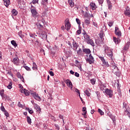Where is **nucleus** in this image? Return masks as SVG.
Returning <instances> with one entry per match:
<instances>
[{
  "label": "nucleus",
  "mask_w": 130,
  "mask_h": 130,
  "mask_svg": "<svg viewBox=\"0 0 130 130\" xmlns=\"http://www.w3.org/2000/svg\"><path fill=\"white\" fill-rule=\"evenodd\" d=\"M29 10L31 14V17L34 18V19H38V18L40 17V15H39V13L37 11L36 7L31 5V7H29Z\"/></svg>",
  "instance_id": "obj_1"
},
{
  "label": "nucleus",
  "mask_w": 130,
  "mask_h": 130,
  "mask_svg": "<svg viewBox=\"0 0 130 130\" xmlns=\"http://www.w3.org/2000/svg\"><path fill=\"white\" fill-rule=\"evenodd\" d=\"M82 34L87 44H90V45H91V46H94V41H93L92 39H90V36L87 35V33H86V31H84V32L82 33Z\"/></svg>",
  "instance_id": "obj_2"
},
{
  "label": "nucleus",
  "mask_w": 130,
  "mask_h": 130,
  "mask_svg": "<svg viewBox=\"0 0 130 130\" xmlns=\"http://www.w3.org/2000/svg\"><path fill=\"white\" fill-rule=\"evenodd\" d=\"M122 109L124 111V114L126 115H129L130 113L128 111L129 110V107L125 103H123V108Z\"/></svg>",
  "instance_id": "obj_3"
},
{
  "label": "nucleus",
  "mask_w": 130,
  "mask_h": 130,
  "mask_svg": "<svg viewBox=\"0 0 130 130\" xmlns=\"http://www.w3.org/2000/svg\"><path fill=\"white\" fill-rule=\"evenodd\" d=\"M111 69L112 70L113 73H114L115 75H116V76H119L120 71L118 70V68H117L116 65L112 66Z\"/></svg>",
  "instance_id": "obj_4"
},
{
  "label": "nucleus",
  "mask_w": 130,
  "mask_h": 130,
  "mask_svg": "<svg viewBox=\"0 0 130 130\" xmlns=\"http://www.w3.org/2000/svg\"><path fill=\"white\" fill-rule=\"evenodd\" d=\"M87 62H88L89 64H92L94 62V57L92 56V54H90L89 58L86 59Z\"/></svg>",
  "instance_id": "obj_5"
},
{
  "label": "nucleus",
  "mask_w": 130,
  "mask_h": 130,
  "mask_svg": "<svg viewBox=\"0 0 130 130\" xmlns=\"http://www.w3.org/2000/svg\"><path fill=\"white\" fill-rule=\"evenodd\" d=\"M115 34L116 36H118V38L121 37V31L119 30V28L118 27H115Z\"/></svg>",
  "instance_id": "obj_6"
},
{
  "label": "nucleus",
  "mask_w": 130,
  "mask_h": 130,
  "mask_svg": "<svg viewBox=\"0 0 130 130\" xmlns=\"http://www.w3.org/2000/svg\"><path fill=\"white\" fill-rule=\"evenodd\" d=\"M105 93L106 94H107V95H108V96H109L110 98H111V97H112L113 95V91L112 90H110L108 88H107L105 90Z\"/></svg>",
  "instance_id": "obj_7"
},
{
  "label": "nucleus",
  "mask_w": 130,
  "mask_h": 130,
  "mask_svg": "<svg viewBox=\"0 0 130 130\" xmlns=\"http://www.w3.org/2000/svg\"><path fill=\"white\" fill-rule=\"evenodd\" d=\"M32 94L34 98H35L36 100H37L38 101H41V98L39 96L38 93H37L36 92H34Z\"/></svg>",
  "instance_id": "obj_8"
},
{
  "label": "nucleus",
  "mask_w": 130,
  "mask_h": 130,
  "mask_svg": "<svg viewBox=\"0 0 130 130\" xmlns=\"http://www.w3.org/2000/svg\"><path fill=\"white\" fill-rule=\"evenodd\" d=\"M12 62L15 66H19V63H20V59L18 57H15L12 60Z\"/></svg>",
  "instance_id": "obj_9"
},
{
  "label": "nucleus",
  "mask_w": 130,
  "mask_h": 130,
  "mask_svg": "<svg viewBox=\"0 0 130 130\" xmlns=\"http://www.w3.org/2000/svg\"><path fill=\"white\" fill-rule=\"evenodd\" d=\"M65 83H66L69 88H71V89L73 88V83H72L71 80H70L69 79H67L66 80Z\"/></svg>",
  "instance_id": "obj_10"
},
{
  "label": "nucleus",
  "mask_w": 130,
  "mask_h": 130,
  "mask_svg": "<svg viewBox=\"0 0 130 130\" xmlns=\"http://www.w3.org/2000/svg\"><path fill=\"white\" fill-rule=\"evenodd\" d=\"M124 14L127 17H130L129 8H128V7L126 8V10L124 11Z\"/></svg>",
  "instance_id": "obj_11"
},
{
  "label": "nucleus",
  "mask_w": 130,
  "mask_h": 130,
  "mask_svg": "<svg viewBox=\"0 0 130 130\" xmlns=\"http://www.w3.org/2000/svg\"><path fill=\"white\" fill-rule=\"evenodd\" d=\"M16 75H17V78H18V79H20V80L22 82H24V77L21 75L20 72H17Z\"/></svg>",
  "instance_id": "obj_12"
},
{
  "label": "nucleus",
  "mask_w": 130,
  "mask_h": 130,
  "mask_svg": "<svg viewBox=\"0 0 130 130\" xmlns=\"http://www.w3.org/2000/svg\"><path fill=\"white\" fill-rule=\"evenodd\" d=\"M83 52H84L86 54H90L91 53V50L90 49L85 48L83 49Z\"/></svg>",
  "instance_id": "obj_13"
},
{
  "label": "nucleus",
  "mask_w": 130,
  "mask_h": 130,
  "mask_svg": "<svg viewBox=\"0 0 130 130\" xmlns=\"http://www.w3.org/2000/svg\"><path fill=\"white\" fill-rule=\"evenodd\" d=\"M130 42H128L123 48V50H127L129 47Z\"/></svg>",
  "instance_id": "obj_14"
},
{
  "label": "nucleus",
  "mask_w": 130,
  "mask_h": 130,
  "mask_svg": "<svg viewBox=\"0 0 130 130\" xmlns=\"http://www.w3.org/2000/svg\"><path fill=\"white\" fill-rule=\"evenodd\" d=\"M66 29H67V31H69L70 29H71V23L70 22H67V23L65 24Z\"/></svg>",
  "instance_id": "obj_15"
},
{
  "label": "nucleus",
  "mask_w": 130,
  "mask_h": 130,
  "mask_svg": "<svg viewBox=\"0 0 130 130\" xmlns=\"http://www.w3.org/2000/svg\"><path fill=\"white\" fill-rule=\"evenodd\" d=\"M105 50L106 53H109L112 52V49L108 47H106Z\"/></svg>",
  "instance_id": "obj_16"
},
{
  "label": "nucleus",
  "mask_w": 130,
  "mask_h": 130,
  "mask_svg": "<svg viewBox=\"0 0 130 130\" xmlns=\"http://www.w3.org/2000/svg\"><path fill=\"white\" fill-rule=\"evenodd\" d=\"M4 93H5V90L4 89H2L0 90V95L2 97V98H7V95H4Z\"/></svg>",
  "instance_id": "obj_17"
},
{
  "label": "nucleus",
  "mask_w": 130,
  "mask_h": 130,
  "mask_svg": "<svg viewBox=\"0 0 130 130\" xmlns=\"http://www.w3.org/2000/svg\"><path fill=\"white\" fill-rule=\"evenodd\" d=\"M119 38H118V37H117V38H116V37L113 38L114 42H115L116 44H118V43H119L120 41V39H119Z\"/></svg>",
  "instance_id": "obj_18"
},
{
  "label": "nucleus",
  "mask_w": 130,
  "mask_h": 130,
  "mask_svg": "<svg viewBox=\"0 0 130 130\" xmlns=\"http://www.w3.org/2000/svg\"><path fill=\"white\" fill-rule=\"evenodd\" d=\"M4 5L8 8L9 6H10V4H11V2H10V0H4Z\"/></svg>",
  "instance_id": "obj_19"
},
{
  "label": "nucleus",
  "mask_w": 130,
  "mask_h": 130,
  "mask_svg": "<svg viewBox=\"0 0 130 130\" xmlns=\"http://www.w3.org/2000/svg\"><path fill=\"white\" fill-rule=\"evenodd\" d=\"M90 6L92 10H93V11L96 10V8H97V7L96 6V4L93 3H90Z\"/></svg>",
  "instance_id": "obj_20"
},
{
  "label": "nucleus",
  "mask_w": 130,
  "mask_h": 130,
  "mask_svg": "<svg viewBox=\"0 0 130 130\" xmlns=\"http://www.w3.org/2000/svg\"><path fill=\"white\" fill-rule=\"evenodd\" d=\"M73 47L74 48H76V49H77V48H78V47H79V45H78L77 42H76V41L75 40H74V39H73Z\"/></svg>",
  "instance_id": "obj_21"
},
{
  "label": "nucleus",
  "mask_w": 130,
  "mask_h": 130,
  "mask_svg": "<svg viewBox=\"0 0 130 130\" xmlns=\"http://www.w3.org/2000/svg\"><path fill=\"white\" fill-rule=\"evenodd\" d=\"M47 4H48V0H42L41 2V5L42 6H45L46 7Z\"/></svg>",
  "instance_id": "obj_22"
},
{
  "label": "nucleus",
  "mask_w": 130,
  "mask_h": 130,
  "mask_svg": "<svg viewBox=\"0 0 130 130\" xmlns=\"http://www.w3.org/2000/svg\"><path fill=\"white\" fill-rule=\"evenodd\" d=\"M35 108H36L37 111H41V108L37 104H35Z\"/></svg>",
  "instance_id": "obj_23"
},
{
  "label": "nucleus",
  "mask_w": 130,
  "mask_h": 130,
  "mask_svg": "<svg viewBox=\"0 0 130 130\" xmlns=\"http://www.w3.org/2000/svg\"><path fill=\"white\" fill-rule=\"evenodd\" d=\"M84 22L87 26L89 25V24H91V22L90 21V18L85 19L84 20Z\"/></svg>",
  "instance_id": "obj_24"
},
{
  "label": "nucleus",
  "mask_w": 130,
  "mask_h": 130,
  "mask_svg": "<svg viewBox=\"0 0 130 130\" xmlns=\"http://www.w3.org/2000/svg\"><path fill=\"white\" fill-rule=\"evenodd\" d=\"M26 119L28 124H31V123H32V120L31 119V118H30V117H29L28 116H27Z\"/></svg>",
  "instance_id": "obj_25"
},
{
  "label": "nucleus",
  "mask_w": 130,
  "mask_h": 130,
  "mask_svg": "<svg viewBox=\"0 0 130 130\" xmlns=\"http://www.w3.org/2000/svg\"><path fill=\"white\" fill-rule=\"evenodd\" d=\"M12 14L13 16H17L18 15V11L16 9H13L12 11Z\"/></svg>",
  "instance_id": "obj_26"
},
{
  "label": "nucleus",
  "mask_w": 130,
  "mask_h": 130,
  "mask_svg": "<svg viewBox=\"0 0 130 130\" xmlns=\"http://www.w3.org/2000/svg\"><path fill=\"white\" fill-rule=\"evenodd\" d=\"M68 4H69V6L71 7V8H73V7H74V1H73V0H69Z\"/></svg>",
  "instance_id": "obj_27"
},
{
  "label": "nucleus",
  "mask_w": 130,
  "mask_h": 130,
  "mask_svg": "<svg viewBox=\"0 0 130 130\" xmlns=\"http://www.w3.org/2000/svg\"><path fill=\"white\" fill-rule=\"evenodd\" d=\"M11 44L14 46V47H17V46H18L17 43H16V41L12 40L11 41Z\"/></svg>",
  "instance_id": "obj_28"
},
{
  "label": "nucleus",
  "mask_w": 130,
  "mask_h": 130,
  "mask_svg": "<svg viewBox=\"0 0 130 130\" xmlns=\"http://www.w3.org/2000/svg\"><path fill=\"white\" fill-rule=\"evenodd\" d=\"M39 1V0H32L31 2L30 3V5H32V4H33V5H36V4H39L38 2Z\"/></svg>",
  "instance_id": "obj_29"
},
{
  "label": "nucleus",
  "mask_w": 130,
  "mask_h": 130,
  "mask_svg": "<svg viewBox=\"0 0 130 130\" xmlns=\"http://www.w3.org/2000/svg\"><path fill=\"white\" fill-rule=\"evenodd\" d=\"M37 69H38V68H37V65L36 64V63L34 62L32 63V69L34 70H37Z\"/></svg>",
  "instance_id": "obj_30"
},
{
  "label": "nucleus",
  "mask_w": 130,
  "mask_h": 130,
  "mask_svg": "<svg viewBox=\"0 0 130 130\" xmlns=\"http://www.w3.org/2000/svg\"><path fill=\"white\" fill-rule=\"evenodd\" d=\"M107 55L109 56V57H110V58H111V59H112V56H113V53L112 52H110V53H106Z\"/></svg>",
  "instance_id": "obj_31"
},
{
  "label": "nucleus",
  "mask_w": 130,
  "mask_h": 130,
  "mask_svg": "<svg viewBox=\"0 0 130 130\" xmlns=\"http://www.w3.org/2000/svg\"><path fill=\"white\" fill-rule=\"evenodd\" d=\"M29 36L31 38H36V37L37 36V35H35V34H32V32L29 33Z\"/></svg>",
  "instance_id": "obj_32"
},
{
  "label": "nucleus",
  "mask_w": 130,
  "mask_h": 130,
  "mask_svg": "<svg viewBox=\"0 0 130 130\" xmlns=\"http://www.w3.org/2000/svg\"><path fill=\"white\" fill-rule=\"evenodd\" d=\"M104 88H105V87L104 85H103V83H101V85L100 86V90H101V91H104Z\"/></svg>",
  "instance_id": "obj_33"
},
{
  "label": "nucleus",
  "mask_w": 130,
  "mask_h": 130,
  "mask_svg": "<svg viewBox=\"0 0 130 130\" xmlns=\"http://www.w3.org/2000/svg\"><path fill=\"white\" fill-rule=\"evenodd\" d=\"M23 92L26 96H29V95L30 94V92L26 89H24Z\"/></svg>",
  "instance_id": "obj_34"
},
{
  "label": "nucleus",
  "mask_w": 130,
  "mask_h": 130,
  "mask_svg": "<svg viewBox=\"0 0 130 130\" xmlns=\"http://www.w3.org/2000/svg\"><path fill=\"white\" fill-rule=\"evenodd\" d=\"M90 83L91 84H92V85H95V83H96V79L92 78L90 80Z\"/></svg>",
  "instance_id": "obj_35"
},
{
  "label": "nucleus",
  "mask_w": 130,
  "mask_h": 130,
  "mask_svg": "<svg viewBox=\"0 0 130 130\" xmlns=\"http://www.w3.org/2000/svg\"><path fill=\"white\" fill-rule=\"evenodd\" d=\"M76 21L77 24L79 25L78 27H81V20L79 18H76Z\"/></svg>",
  "instance_id": "obj_36"
},
{
  "label": "nucleus",
  "mask_w": 130,
  "mask_h": 130,
  "mask_svg": "<svg viewBox=\"0 0 130 130\" xmlns=\"http://www.w3.org/2000/svg\"><path fill=\"white\" fill-rule=\"evenodd\" d=\"M23 68H24V69H25V70H26V71H28V72H30V71H31V68L26 65L23 66Z\"/></svg>",
  "instance_id": "obj_37"
},
{
  "label": "nucleus",
  "mask_w": 130,
  "mask_h": 130,
  "mask_svg": "<svg viewBox=\"0 0 130 130\" xmlns=\"http://www.w3.org/2000/svg\"><path fill=\"white\" fill-rule=\"evenodd\" d=\"M26 110H28V111L30 114H32V113H34V111L33 110L30 109L29 108H26Z\"/></svg>",
  "instance_id": "obj_38"
},
{
  "label": "nucleus",
  "mask_w": 130,
  "mask_h": 130,
  "mask_svg": "<svg viewBox=\"0 0 130 130\" xmlns=\"http://www.w3.org/2000/svg\"><path fill=\"white\" fill-rule=\"evenodd\" d=\"M79 27V30L77 31V33L78 35H80L81 34V31L82 30V27L81 26H78Z\"/></svg>",
  "instance_id": "obj_39"
},
{
  "label": "nucleus",
  "mask_w": 130,
  "mask_h": 130,
  "mask_svg": "<svg viewBox=\"0 0 130 130\" xmlns=\"http://www.w3.org/2000/svg\"><path fill=\"white\" fill-rule=\"evenodd\" d=\"M37 25L38 29H43V25H41L40 23H38Z\"/></svg>",
  "instance_id": "obj_40"
},
{
  "label": "nucleus",
  "mask_w": 130,
  "mask_h": 130,
  "mask_svg": "<svg viewBox=\"0 0 130 130\" xmlns=\"http://www.w3.org/2000/svg\"><path fill=\"white\" fill-rule=\"evenodd\" d=\"M12 85H13V82H10L8 86H7L8 89H12V88H13V87L12 86Z\"/></svg>",
  "instance_id": "obj_41"
},
{
  "label": "nucleus",
  "mask_w": 130,
  "mask_h": 130,
  "mask_svg": "<svg viewBox=\"0 0 130 130\" xmlns=\"http://www.w3.org/2000/svg\"><path fill=\"white\" fill-rule=\"evenodd\" d=\"M114 23V22L112 21H109V22H108V26H109V27H112V26H113Z\"/></svg>",
  "instance_id": "obj_42"
},
{
  "label": "nucleus",
  "mask_w": 130,
  "mask_h": 130,
  "mask_svg": "<svg viewBox=\"0 0 130 130\" xmlns=\"http://www.w3.org/2000/svg\"><path fill=\"white\" fill-rule=\"evenodd\" d=\"M85 94L87 95L88 97L90 96V95H91V93H90V92H89V90H86L84 91Z\"/></svg>",
  "instance_id": "obj_43"
},
{
  "label": "nucleus",
  "mask_w": 130,
  "mask_h": 130,
  "mask_svg": "<svg viewBox=\"0 0 130 130\" xmlns=\"http://www.w3.org/2000/svg\"><path fill=\"white\" fill-rule=\"evenodd\" d=\"M82 52H83L82 51V49L80 48L79 50L77 51V54H78L79 55H82Z\"/></svg>",
  "instance_id": "obj_44"
},
{
  "label": "nucleus",
  "mask_w": 130,
  "mask_h": 130,
  "mask_svg": "<svg viewBox=\"0 0 130 130\" xmlns=\"http://www.w3.org/2000/svg\"><path fill=\"white\" fill-rule=\"evenodd\" d=\"M98 111L100 113V114H101V115H104V112H103V111L101 109H99Z\"/></svg>",
  "instance_id": "obj_45"
},
{
  "label": "nucleus",
  "mask_w": 130,
  "mask_h": 130,
  "mask_svg": "<svg viewBox=\"0 0 130 130\" xmlns=\"http://www.w3.org/2000/svg\"><path fill=\"white\" fill-rule=\"evenodd\" d=\"M103 63L107 68L109 67V64H108V62H106V61H105Z\"/></svg>",
  "instance_id": "obj_46"
},
{
  "label": "nucleus",
  "mask_w": 130,
  "mask_h": 130,
  "mask_svg": "<svg viewBox=\"0 0 130 130\" xmlns=\"http://www.w3.org/2000/svg\"><path fill=\"white\" fill-rule=\"evenodd\" d=\"M95 94H96L98 99H99L100 97V92L99 91H95Z\"/></svg>",
  "instance_id": "obj_47"
},
{
  "label": "nucleus",
  "mask_w": 130,
  "mask_h": 130,
  "mask_svg": "<svg viewBox=\"0 0 130 130\" xmlns=\"http://www.w3.org/2000/svg\"><path fill=\"white\" fill-rule=\"evenodd\" d=\"M18 35L21 38H23V37H24V35L22 34V31H20L18 32Z\"/></svg>",
  "instance_id": "obj_48"
},
{
  "label": "nucleus",
  "mask_w": 130,
  "mask_h": 130,
  "mask_svg": "<svg viewBox=\"0 0 130 130\" xmlns=\"http://www.w3.org/2000/svg\"><path fill=\"white\" fill-rule=\"evenodd\" d=\"M100 37L102 39V40H103V37H104V34L103 33H100Z\"/></svg>",
  "instance_id": "obj_49"
},
{
  "label": "nucleus",
  "mask_w": 130,
  "mask_h": 130,
  "mask_svg": "<svg viewBox=\"0 0 130 130\" xmlns=\"http://www.w3.org/2000/svg\"><path fill=\"white\" fill-rule=\"evenodd\" d=\"M4 114L6 115L7 117H9V113L7 111H5Z\"/></svg>",
  "instance_id": "obj_50"
},
{
  "label": "nucleus",
  "mask_w": 130,
  "mask_h": 130,
  "mask_svg": "<svg viewBox=\"0 0 130 130\" xmlns=\"http://www.w3.org/2000/svg\"><path fill=\"white\" fill-rule=\"evenodd\" d=\"M99 58H100L101 60H102L103 63H104V62L105 61V59H104V57H99Z\"/></svg>",
  "instance_id": "obj_51"
},
{
  "label": "nucleus",
  "mask_w": 130,
  "mask_h": 130,
  "mask_svg": "<svg viewBox=\"0 0 130 130\" xmlns=\"http://www.w3.org/2000/svg\"><path fill=\"white\" fill-rule=\"evenodd\" d=\"M93 26H94V27L98 28V24H97V22H95L93 21Z\"/></svg>",
  "instance_id": "obj_52"
},
{
  "label": "nucleus",
  "mask_w": 130,
  "mask_h": 130,
  "mask_svg": "<svg viewBox=\"0 0 130 130\" xmlns=\"http://www.w3.org/2000/svg\"><path fill=\"white\" fill-rule=\"evenodd\" d=\"M7 74H8V75H9V76H11L12 78H13V77H14V75H13V74H12V72H11V71L8 72L7 73Z\"/></svg>",
  "instance_id": "obj_53"
},
{
  "label": "nucleus",
  "mask_w": 130,
  "mask_h": 130,
  "mask_svg": "<svg viewBox=\"0 0 130 130\" xmlns=\"http://www.w3.org/2000/svg\"><path fill=\"white\" fill-rule=\"evenodd\" d=\"M18 106H19L20 108H22L23 107V105L21 104L20 102L18 103Z\"/></svg>",
  "instance_id": "obj_54"
},
{
  "label": "nucleus",
  "mask_w": 130,
  "mask_h": 130,
  "mask_svg": "<svg viewBox=\"0 0 130 130\" xmlns=\"http://www.w3.org/2000/svg\"><path fill=\"white\" fill-rule=\"evenodd\" d=\"M59 118H60L61 119H62V121L64 123V120L63 119V116L61 115H59Z\"/></svg>",
  "instance_id": "obj_55"
},
{
  "label": "nucleus",
  "mask_w": 130,
  "mask_h": 130,
  "mask_svg": "<svg viewBox=\"0 0 130 130\" xmlns=\"http://www.w3.org/2000/svg\"><path fill=\"white\" fill-rule=\"evenodd\" d=\"M75 92H76V93H78V94H79V96H80V90H79V89H77V88H76L75 89Z\"/></svg>",
  "instance_id": "obj_56"
},
{
  "label": "nucleus",
  "mask_w": 130,
  "mask_h": 130,
  "mask_svg": "<svg viewBox=\"0 0 130 130\" xmlns=\"http://www.w3.org/2000/svg\"><path fill=\"white\" fill-rule=\"evenodd\" d=\"M54 125H55V128H56L57 130H59V126L58 125V124H55Z\"/></svg>",
  "instance_id": "obj_57"
},
{
  "label": "nucleus",
  "mask_w": 130,
  "mask_h": 130,
  "mask_svg": "<svg viewBox=\"0 0 130 130\" xmlns=\"http://www.w3.org/2000/svg\"><path fill=\"white\" fill-rule=\"evenodd\" d=\"M42 37H46V40H47V35L46 34H42Z\"/></svg>",
  "instance_id": "obj_58"
},
{
  "label": "nucleus",
  "mask_w": 130,
  "mask_h": 130,
  "mask_svg": "<svg viewBox=\"0 0 130 130\" xmlns=\"http://www.w3.org/2000/svg\"><path fill=\"white\" fill-rule=\"evenodd\" d=\"M84 17H85L86 18H88V17H89V15L87 12H86L84 14Z\"/></svg>",
  "instance_id": "obj_59"
},
{
  "label": "nucleus",
  "mask_w": 130,
  "mask_h": 130,
  "mask_svg": "<svg viewBox=\"0 0 130 130\" xmlns=\"http://www.w3.org/2000/svg\"><path fill=\"white\" fill-rule=\"evenodd\" d=\"M49 74L51 77H53V76H54V73L52 71H50Z\"/></svg>",
  "instance_id": "obj_60"
},
{
  "label": "nucleus",
  "mask_w": 130,
  "mask_h": 130,
  "mask_svg": "<svg viewBox=\"0 0 130 130\" xmlns=\"http://www.w3.org/2000/svg\"><path fill=\"white\" fill-rule=\"evenodd\" d=\"M98 1L100 5H102V4H103L104 2V0H98Z\"/></svg>",
  "instance_id": "obj_61"
},
{
  "label": "nucleus",
  "mask_w": 130,
  "mask_h": 130,
  "mask_svg": "<svg viewBox=\"0 0 130 130\" xmlns=\"http://www.w3.org/2000/svg\"><path fill=\"white\" fill-rule=\"evenodd\" d=\"M82 111H83L84 112H87V108L85 107H83Z\"/></svg>",
  "instance_id": "obj_62"
},
{
  "label": "nucleus",
  "mask_w": 130,
  "mask_h": 130,
  "mask_svg": "<svg viewBox=\"0 0 130 130\" xmlns=\"http://www.w3.org/2000/svg\"><path fill=\"white\" fill-rule=\"evenodd\" d=\"M75 77L79 78V77H80V74H79V73H78V72H76L75 73Z\"/></svg>",
  "instance_id": "obj_63"
},
{
  "label": "nucleus",
  "mask_w": 130,
  "mask_h": 130,
  "mask_svg": "<svg viewBox=\"0 0 130 130\" xmlns=\"http://www.w3.org/2000/svg\"><path fill=\"white\" fill-rule=\"evenodd\" d=\"M108 6V9L109 10H111L112 9V5L109 4Z\"/></svg>",
  "instance_id": "obj_64"
}]
</instances>
